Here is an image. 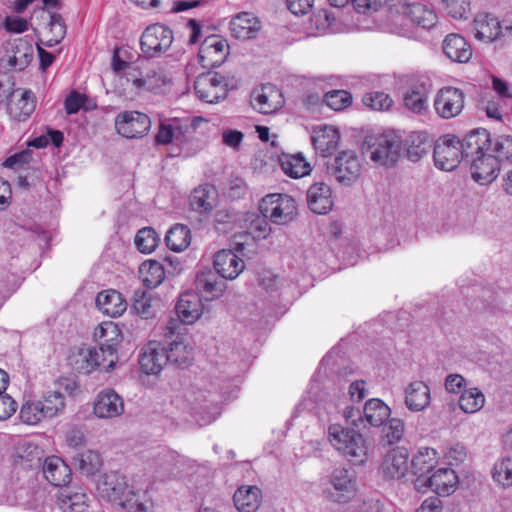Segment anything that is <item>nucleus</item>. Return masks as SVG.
<instances>
[{"label": "nucleus", "mask_w": 512, "mask_h": 512, "mask_svg": "<svg viewBox=\"0 0 512 512\" xmlns=\"http://www.w3.org/2000/svg\"><path fill=\"white\" fill-rule=\"evenodd\" d=\"M329 436L334 447L347 457L351 463L360 465L366 461L368 444L362 434L354 429L331 425Z\"/></svg>", "instance_id": "1"}, {"label": "nucleus", "mask_w": 512, "mask_h": 512, "mask_svg": "<svg viewBox=\"0 0 512 512\" xmlns=\"http://www.w3.org/2000/svg\"><path fill=\"white\" fill-rule=\"evenodd\" d=\"M363 153L379 165H394L402 156L403 142L394 134L367 136L363 142Z\"/></svg>", "instance_id": "2"}, {"label": "nucleus", "mask_w": 512, "mask_h": 512, "mask_svg": "<svg viewBox=\"0 0 512 512\" xmlns=\"http://www.w3.org/2000/svg\"><path fill=\"white\" fill-rule=\"evenodd\" d=\"M259 212L278 225H286L297 216V203L287 194H269L259 203Z\"/></svg>", "instance_id": "3"}, {"label": "nucleus", "mask_w": 512, "mask_h": 512, "mask_svg": "<svg viewBox=\"0 0 512 512\" xmlns=\"http://www.w3.org/2000/svg\"><path fill=\"white\" fill-rule=\"evenodd\" d=\"M325 165L326 173L344 186L352 185L361 174V163L356 153L351 150L340 152Z\"/></svg>", "instance_id": "4"}, {"label": "nucleus", "mask_w": 512, "mask_h": 512, "mask_svg": "<svg viewBox=\"0 0 512 512\" xmlns=\"http://www.w3.org/2000/svg\"><path fill=\"white\" fill-rule=\"evenodd\" d=\"M118 358L113 344H102L100 347H89L79 352L80 363L78 369L84 374H90L96 368L103 365L104 371L109 372L114 368Z\"/></svg>", "instance_id": "5"}, {"label": "nucleus", "mask_w": 512, "mask_h": 512, "mask_svg": "<svg viewBox=\"0 0 512 512\" xmlns=\"http://www.w3.org/2000/svg\"><path fill=\"white\" fill-rule=\"evenodd\" d=\"M461 140L454 135L440 137L434 145L433 159L435 166L443 171H452L465 159Z\"/></svg>", "instance_id": "6"}, {"label": "nucleus", "mask_w": 512, "mask_h": 512, "mask_svg": "<svg viewBox=\"0 0 512 512\" xmlns=\"http://www.w3.org/2000/svg\"><path fill=\"white\" fill-rule=\"evenodd\" d=\"M97 491L101 498L123 508L126 507V495L133 494L128 488L125 476L117 471L103 474L97 482Z\"/></svg>", "instance_id": "7"}, {"label": "nucleus", "mask_w": 512, "mask_h": 512, "mask_svg": "<svg viewBox=\"0 0 512 512\" xmlns=\"http://www.w3.org/2000/svg\"><path fill=\"white\" fill-rule=\"evenodd\" d=\"M150 128V118L139 111H124L115 117L117 133L127 139L142 138L147 135Z\"/></svg>", "instance_id": "8"}, {"label": "nucleus", "mask_w": 512, "mask_h": 512, "mask_svg": "<svg viewBox=\"0 0 512 512\" xmlns=\"http://www.w3.org/2000/svg\"><path fill=\"white\" fill-rule=\"evenodd\" d=\"M172 42V30L160 24L146 28L140 39L141 50L147 57H155L166 52Z\"/></svg>", "instance_id": "9"}, {"label": "nucleus", "mask_w": 512, "mask_h": 512, "mask_svg": "<svg viewBox=\"0 0 512 512\" xmlns=\"http://www.w3.org/2000/svg\"><path fill=\"white\" fill-rule=\"evenodd\" d=\"M436 463L437 452L432 448H421L413 456L409 466V476L414 477L411 481L418 492H425V480L432 475L430 473Z\"/></svg>", "instance_id": "10"}, {"label": "nucleus", "mask_w": 512, "mask_h": 512, "mask_svg": "<svg viewBox=\"0 0 512 512\" xmlns=\"http://www.w3.org/2000/svg\"><path fill=\"white\" fill-rule=\"evenodd\" d=\"M465 94L456 87L446 86L441 88L434 99V108L442 119H452L460 115L464 108Z\"/></svg>", "instance_id": "11"}, {"label": "nucleus", "mask_w": 512, "mask_h": 512, "mask_svg": "<svg viewBox=\"0 0 512 512\" xmlns=\"http://www.w3.org/2000/svg\"><path fill=\"white\" fill-rule=\"evenodd\" d=\"M228 43L218 35L207 36L201 43L198 59L205 69L219 67L228 55Z\"/></svg>", "instance_id": "12"}, {"label": "nucleus", "mask_w": 512, "mask_h": 512, "mask_svg": "<svg viewBox=\"0 0 512 512\" xmlns=\"http://www.w3.org/2000/svg\"><path fill=\"white\" fill-rule=\"evenodd\" d=\"M388 6L395 9L396 13L405 14L418 26L430 29L437 22L435 11L421 3L410 4L404 0H387Z\"/></svg>", "instance_id": "13"}, {"label": "nucleus", "mask_w": 512, "mask_h": 512, "mask_svg": "<svg viewBox=\"0 0 512 512\" xmlns=\"http://www.w3.org/2000/svg\"><path fill=\"white\" fill-rule=\"evenodd\" d=\"M382 472L389 479H409V452L404 447H396L386 453L382 461Z\"/></svg>", "instance_id": "14"}, {"label": "nucleus", "mask_w": 512, "mask_h": 512, "mask_svg": "<svg viewBox=\"0 0 512 512\" xmlns=\"http://www.w3.org/2000/svg\"><path fill=\"white\" fill-rule=\"evenodd\" d=\"M93 411L98 418L102 419L118 417L124 412V400L115 390L104 389L96 396Z\"/></svg>", "instance_id": "15"}, {"label": "nucleus", "mask_w": 512, "mask_h": 512, "mask_svg": "<svg viewBox=\"0 0 512 512\" xmlns=\"http://www.w3.org/2000/svg\"><path fill=\"white\" fill-rule=\"evenodd\" d=\"M141 370L148 375H157L167 365L165 344L150 341L139 356Z\"/></svg>", "instance_id": "16"}, {"label": "nucleus", "mask_w": 512, "mask_h": 512, "mask_svg": "<svg viewBox=\"0 0 512 512\" xmlns=\"http://www.w3.org/2000/svg\"><path fill=\"white\" fill-rule=\"evenodd\" d=\"M471 176L480 185H487L493 182L500 171L498 160L490 153H483L471 158Z\"/></svg>", "instance_id": "17"}, {"label": "nucleus", "mask_w": 512, "mask_h": 512, "mask_svg": "<svg viewBox=\"0 0 512 512\" xmlns=\"http://www.w3.org/2000/svg\"><path fill=\"white\" fill-rule=\"evenodd\" d=\"M281 92L271 84H264L252 92L253 107L262 114H271L283 106Z\"/></svg>", "instance_id": "18"}, {"label": "nucleus", "mask_w": 512, "mask_h": 512, "mask_svg": "<svg viewBox=\"0 0 512 512\" xmlns=\"http://www.w3.org/2000/svg\"><path fill=\"white\" fill-rule=\"evenodd\" d=\"M311 141L315 151L322 157H328L337 149L340 132L331 125H319L313 129Z\"/></svg>", "instance_id": "19"}, {"label": "nucleus", "mask_w": 512, "mask_h": 512, "mask_svg": "<svg viewBox=\"0 0 512 512\" xmlns=\"http://www.w3.org/2000/svg\"><path fill=\"white\" fill-rule=\"evenodd\" d=\"M36 101L31 91L14 90L8 97L7 112L17 121H25L33 113Z\"/></svg>", "instance_id": "20"}, {"label": "nucleus", "mask_w": 512, "mask_h": 512, "mask_svg": "<svg viewBox=\"0 0 512 512\" xmlns=\"http://www.w3.org/2000/svg\"><path fill=\"white\" fill-rule=\"evenodd\" d=\"M309 209L319 215L327 214L333 206L332 190L324 182H316L307 190Z\"/></svg>", "instance_id": "21"}, {"label": "nucleus", "mask_w": 512, "mask_h": 512, "mask_svg": "<svg viewBox=\"0 0 512 512\" xmlns=\"http://www.w3.org/2000/svg\"><path fill=\"white\" fill-rule=\"evenodd\" d=\"M458 477L451 468H439L425 480V492L431 489L439 496H449L456 490Z\"/></svg>", "instance_id": "22"}, {"label": "nucleus", "mask_w": 512, "mask_h": 512, "mask_svg": "<svg viewBox=\"0 0 512 512\" xmlns=\"http://www.w3.org/2000/svg\"><path fill=\"white\" fill-rule=\"evenodd\" d=\"M214 269L223 279L233 280L244 269V262L231 250H220L214 255Z\"/></svg>", "instance_id": "23"}, {"label": "nucleus", "mask_w": 512, "mask_h": 512, "mask_svg": "<svg viewBox=\"0 0 512 512\" xmlns=\"http://www.w3.org/2000/svg\"><path fill=\"white\" fill-rule=\"evenodd\" d=\"M492 137L484 128L470 131L461 141L463 155L466 158H473L485 152H489Z\"/></svg>", "instance_id": "24"}, {"label": "nucleus", "mask_w": 512, "mask_h": 512, "mask_svg": "<svg viewBox=\"0 0 512 512\" xmlns=\"http://www.w3.org/2000/svg\"><path fill=\"white\" fill-rule=\"evenodd\" d=\"M203 306L198 294L193 292L182 293L175 306V311L181 322L193 324L202 314Z\"/></svg>", "instance_id": "25"}, {"label": "nucleus", "mask_w": 512, "mask_h": 512, "mask_svg": "<svg viewBox=\"0 0 512 512\" xmlns=\"http://www.w3.org/2000/svg\"><path fill=\"white\" fill-rule=\"evenodd\" d=\"M262 499V491L255 485H242L233 495L234 506L239 512H256Z\"/></svg>", "instance_id": "26"}, {"label": "nucleus", "mask_w": 512, "mask_h": 512, "mask_svg": "<svg viewBox=\"0 0 512 512\" xmlns=\"http://www.w3.org/2000/svg\"><path fill=\"white\" fill-rule=\"evenodd\" d=\"M43 474L53 486H65L71 480V469L58 456L47 457L43 463Z\"/></svg>", "instance_id": "27"}, {"label": "nucleus", "mask_w": 512, "mask_h": 512, "mask_svg": "<svg viewBox=\"0 0 512 512\" xmlns=\"http://www.w3.org/2000/svg\"><path fill=\"white\" fill-rule=\"evenodd\" d=\"M472 29L478 40L492 42L500 39L501 23L490 14H478L473 20Z\"/></svg>", "instance_id": "28"}, {"label": "nucleus", "mask_w": 512, "mask_h": 512, "mask_svg": "<svg viewBox=\"0 0 512 512\" xmlns=\"http://www.w3.org/2000/svg\"><path fill=\"white\" fill-rule=\"evenodd\" d=\"M261 28L259 19L249 12L237 14L230 22L232 35L240 40L252 39Z\"/></svg>", "instance_id": "29"}, {"label": "nucleus", "mask_w": 512, "mask_h": 512, "mask_svg": "<svg viewBox=\"0 0 512 512\" xmlns=\"http://www.w3.org/2000/svg\"><path fill=\"white\" fill-rule=\"evenodd\" d=\"M96 306L103 314L115 318L126 311L127 302L120 292L109 289L98 293Z\"/></svg>", "instance_id": "30"}, {"label": "nucleus", "mask_w": 512, "mask_h": 512, "mask_svg": "<svg viewBox=\"0 0 512 512\" xmlns=\"http://www.w3.org/2000/svg\"><path fill=\"white\" fill-rule=\"evenodd\" d=\"M430 401V389L423 381L411 382L405 389V405L412 412L425 410Z\"/></svg>", "instance_id": "31"}, {"label": "nucleus", "mask_w": 512, "mask_h": 512, "mask_svg": "<svg viewBox=\"0 0 512 512\" xmlns=\"http://www.w3.org/2000/svg\"><path fill=\"white\" fill-rule=\"evenodd\" d=\"M189 203L192 210L199 214H208L217 203V191L214 186L205 184L195 188L190 197Z\"/></svg>", "instance_id": "32"}, {"label": "nucleus", "mask_w": 512, "mask_h": 512, "mask_svg": "<svg viewBox=\"0 0 512 512\" xmlns=\"http://www.w3.org/2000/svg\"><path fill=\"white\" fill-rule=\"evenodd\" d=\"M443 51L452 61L466 63L472 56L469 43L459 34H449L443 41Z\"/></svg>", "instance_id": "33"}, {"label": "nucleus", "mask_w": 512, "mask_h": 512, "mask_svg": "<svg viewBox=\"0 0 512 512\" xmlns=\"http://www.w3.org/2000/svg\"><path fill=\"white\" fill-rule=\"evenodd\" d=\"M429 88L425 83H417L403 93V104L409 111L421 114L428 108Z\"/></svg>", "instance_id": "34"}, {"label": "nucleus", "mask_w": 512, "mask_h": 512, "mask_svg": "<svg viewBox=\"0 0 512 512\" xmlns=\"http://www.w3.org/2000/svg\"><path fill=\"white\" fill-rule=\"evenodd\" d=\"M330 482L336 491L341 492L337 494L335 501L339 503L347 502L350 494L354 491L353 472L346 468H336L331 474Z\"/></svg>", "instance_id": "35"}, {"label": "nucleus", "mask_w": 512, "mask_h": 512, "mask_svg": "<svg viewBox=\"0 0 512 512\" xmlns=\"http://www.w3.org/2000/svg\"><path fill=\"white\" fill-rule=\"evenodd\" d=\"M167 355V364L179 368H186L191 365L194 354L193 348L182 340H174L169 345H165Z\"/></svg>", "instance_id": "36"}, {"label": "nucleus", "mask_w": 512, "mask_h": 512, "mask_svg": "<svg viewBox=\"0 0 512 512\" xmlns=\"http://www.w3.org/2000/svg\"><path fill=\"white\" fill-rule=\"evenodd\" d=\"M56 503L63 512H84L87 507L85 493L74 492L70 487L61 488Z\"/></svg>", "instance_id": "37"}, {"label": "nucleus", "mask_w": 512, "mask_h": 512, "mask_svg": "<svg viewBox=\"0 0 512 512\" xmlns=\"http://www.w3.org/2000/svg\"><path fill=\"white\" fill-rule=\"evenodd\" d=\"M390 408L380 399L368 400L363 409V419L372 427H381L389 418Z\"/></svg>", "instance_id": "38"}, {"label": "nucleus", "mask_w": 512, "mask_h": 512, "mask_svg": "<svg viewBox=\"0 0 512 512\" xmlns=\"http://www.w3.org/2000/svg\"><path fill=\"white\" fill-rule=\"evenodd\" d=\"M143 284L149 288H156L165 279L166 268L164 264L157 260H148L141 264L139 268Z\"/></svg>", "instance_id": "39"}, {"label": "nucleus", "mask_w": 512, "mask_h": 512, "mask_svg": "<svg viewBox=\"0 0 512 512\" xmlns=\"http://www.w3.org/2000/svg\"><path fill=\"white\" fill-rule=\"evenodd\" d=\"M11 52L13 54L8 56L7 64L18 70L25 69L33 57L32 46L22 39L16 40L11 45Z\"/></svg>", "instance_id": "40"}, {"label": "nucleus", "mask_w": 512, "mask_h": 512, "mask_svg": "<svg viewBox=\"0 0 512 512\" xmlns=\"http://www.w3.org/2000/svg\"><path fill=\"white\" fill-rule=\"evenodd\" d=\"M74 467L83 475L92 476L102 466V459L98 452L86 450L73 456Z\"/></svg>", "instance_id": "41"}, {"label": "nucleus", "mask_w": 512, "mask_h": 512, "mask_svg": "<svg viewBox=\"0 0 512 512\" xmlns=\"http://www.w3.org/2000/svg\"><path fill=\"white\" fill-rule=\"evenodd\" d=\"M280 165L285 174L292 178H301L311 171L310 164L301 153L295 155H284L280 159Z\"/></svg>", "instance_id": "42"}, {"label": "nucleus", "mask_w": 512, "mask_h": 512, "mask_svg": "<svg viewBox=\"0 0 512 512\" xmlns=\"http://www.w3.org/2000/svg\"><path fill=\"white\" fill-rule=\"evenodd\" d=\"M148 61L143 59L138 62L131 63V66L135 68H126V78L127 81L132 82V84L137 88H145L150 87L152 83H149L151 78L156 77L157 73L154 70L148 69L146 67Z\"/></svg>", "instance_id": "43"}, {"label": "nucleus", "mask_w": 512, "mask_h": 512, "mask_svg": "<svg viewBox=\"0 0 512 512\" xmlns=\"http://www.w3.org/2000/svg\"><path fill=\"white\" fill-rule=\"evenodd\" d=\"M167 247L175 252L185 250L191 242L190 229L183 224H175L172 226L165 237Z\"/></svg>", "instance_id": "44"}, {"label": "nucleus", "mask_w": 512, "mask_h": 512, "mask_svg": "<svg viewBox=\"0 0 512 512\" xmlns=\"http://www.w3.org/2000/svg\"><path fill=\"white\" fill-rule=\"evenodd\" d=\"M268 220L269 218L263 216L262 213H247L244 219L247 233L254 240L265 239L271 232Z\"/></svg>", "instance_id": "45"}, {"label": "nucleus", "mask_w": 512, "mask_h": 512, "mask_svg": "<svg viewBox=\"0 0 512 512\" xmlns=\"http://www.w3.org/2000/svg\"><path fill=\"white\" fill-rule=\"evenodd\" d=\"M499 164H512V136L499 135L492 138L490 150Z\"/></svg>", "instance_id": "46"}, {"label": "nucleus", "mask_w": 512, "mask_h": 512, "mask_svg": "<svg viewBox=\"0 0 512 512\" xmlns=\"http://www.w3.org/2000/svg\"><path fill=\"white\" fill-rule=\"evenodd\" d=\"M196 287L207 294V299H215L222 296L226 285L224 281H217L212 273L197 275Z\"/></svg>", "instance_id": "47"}, {"label": "nucleus", "mask_w": 512, "mask_h": 512, "mask_svg": "<svg viewBox=\"0 0 512 512\" xmlns=\"http://www.w3.org/2000/svg\"><path fill=\"white\" fill-rule=\"evenodd\" d=\"M43 405L44 412L49 418H53L61 413L65 409V396L60 389L48 391L43 395V398L39 400Z\"/></svg>", "instance_id": "48"}, {"label": "nucleus", "mask_w": 512, "mask_h": 512, "mask_svg": "<svg viewBox=\"0 0 512 512\" xmlns=\"http://www.w3.org/2000/svg\"><path fill=\"white\" fill-rule=\"evenodd\" d=\"M20 419L29 425H36L42 420L49 418L44 412L43 405L39 400H27L20 410Z\"/></svg>", "instance_id": "49"}, {"label": "nucleus", "mask_w": 512, "mask_h": 512, "mask_svg": "<svg viewBox=\"0 0 512 512\" xmlns=\"http://www.w3.org/2000/svg\"><path fill=\"white\" fill-rule=\"evenodd\" d=\"M159 242L160 237L152 227H144L140 229L134 239V243L138 250L146 254L153 252Z\"/></svg>", "instance_id": "50"}, {"label": "nucleus", "mask_w": 512, "mask_h": 512, "mask_svg": "<svg viewBox=\"0 0 512 512\" xmlns=\"http://www.w3.org/2000/svg\"><path fill=\"white\" fill-rule=\"evenodd\" d=\"M484 402V394L478 388H471L461 394L459 407L465 413H475L483 407Z\"/></svg>", "instance_id": "51"}, {"label": "nucleus", "mask_w": 512, "mask_h": 512, "mask_svg": "<svg viewBox=\"0 0 512 512\" xmlns=\"http://www.w3.org/2000/svg\"><path fill=\"white\" fill-rule=\"evenodd\" d=\"M362 103L371 110L384 111L390 109L394 102L390 95L383 91H371L363 95Z\"/></svg>", "instance_id": "52"}, {"label": "nucleus", "mask_w": 512, "mask_h": 512, "mask_svg": "<svg viewBox=\"0 0 512 512\" xmlns=\"http://www.w3.org/2000/svg\"><path fill=\"white\" fill-rule=\"evenodd\" d=\"M382 438L391 445L398 442L404 433V422L398 418L386 421L382 426Z\"/></svg>", "instance_id": "53"}, {"label": "nucleus", "mask_w": 512, "mask_h": 512, "mask_svg": "<svg viewBox=\"0 0 512 512\" xmlns=\"http://www.w3.org/2000/svg\"><path fill=\"white\" fill-rule=\"evenodd\" d=\"M207 81L205 78L198 77L194 82V89L199 99L207 103H214L224 98V92L217 93L215 88Z\"/></svg>", "instance_id": "54"}, {"label": "nucleus", "mask_w": 512, "mask_h": 512, "mask_svg": "<svg viewBox=\"0 0 512 512\" xmlns=\"http://www.w3.org/2000/svg\"><path fill=\"white\" fill-rule=\"evenodd\" d=\"M493 479L503 487L512 485V459L503 458L496 463L492 473Z\"/></svg>", "instance_id": "55"}, {"label": "nucleus", "mask_w": 512, "mask_h": 512, "mask_svg": "<svg viewBox=\"0 0 512 512\" xmlns=\"http://www.w3.org/2000/svg\"><path fill=\"white\" fill-rule=\"evenodd\" d=\"M325 102L331 109L340 111L351 105L352 96L346 90H332L325 94Z\"/></svg>", "instance_id": "56"}, {"label": "nucleus", "mask_w": 512, "mask_h": 512, "mask_svg": "<svg viewBox=\"0 0 512 512\" xmlns=\"http://www.w3.org/2000/svg\"><path fill=\"white\" fill-rule=\"evenodd\" d=\"M133 308L138 315L144 319H149L154 316V309L151 304V298L143 290H137L133 297Z\"/></svg>", "instance_id": "57"}, {"label": "nucleus", "mask_w": 512, "mask_h": 512, "mask_svg": "<svg viewBox=\"0 0 512 512\" xmlns=\"http://www.w3.org/2000/svg\"><path fill=\"white\" fill-rule=\"evenodd\" d=\"M446 13L455 19H466L470 12V3L467 0H441Z\"/></svg>", "instance_id": "58"}, {"label": "nucleus", "mask_w": 512, "mask_h": 512, "mask_svg": "<svg viewBox=\"0 0 512 512\" xmlns=\"http://www.w3.org/2000/svg\"><path fill=\"white\" fill-rule=\"evenodd\" d=\"M49 26H50V32L52 33L53 37L47 41L46 45L48 47H52V46L60 43L61 40L65 37L66 25H65L63 17L60 14L51 13Z\"/></svg>", "instance_id": "59"}, {"label": "nucleus", "mask_w": 512, "mask_h": 512, "mask_svg": "<svg viewBox=\"0 0 512 512\" xmlns=\"http://www.w3.org/2000/svg\"><path fill=\"white\" fill-rule=\"evenodd\" d=\"M155 142L157 145H175V119L169 123H160Z\"/></svg>", "instance_id": "60"}, {"label": "nucleus", "mask_w": 512, "mask_h": 512, "mask_svg": "<svg viewBox=\"0 0 512 512\" xmlns=\"http://www.w3.org/2000/svg\"><path fill=\"white\" fill-rule=\"evenodd\" d=\"M32 161V151L29 149H25L19 153H15L14 155L9 156L3 162V166L6 168H10L13 170H17L23 168L25 165L29 164Z\"/></svg>", "instance_id": "61"}, {"label": "nucleus", "mask_w": 512, "mask_h": 512, "mask_svg": "<svg viewBox=\"0 0 512 512\" xmlns=\"http://www.w3.org/2000/svg\"><path fill=\"white\" fill-rule=\"evenodd\" d=\"M189 129L181 120L175 119V145L178 149L192 141L194 135Z\"/></svg>", "instance_id": "62"}, {"label": "nucleus", "mask_w": 512, "mask_h": 512, "mask_svg": "<svg viewBox=\"0 0 512 512\" xmlns=\"http://www.w3.org/2000/svg\"><path fill=\"white\" fill-rule=\"evenodd\" d=\"M16 410V401L5 392L0 393V421L10 418Z\"/></svg>", "instance_id": "63"}, {"label": "nucleus", "mask_w": 512, "mask_h": 512, "mask_svg": "<svg viewBox=\"0 0 512 512\" xmlns=\"http://www.w3.org/2000/svg\"><path fill=\"white\" fill-rule=\"evenodd\" d=\"M85 99V96L76 91H72L65 99L64 105L66 113L69 115L77 113L83 106V101Z\"/></svg>", "instance_id": "64"}]
</instances>
